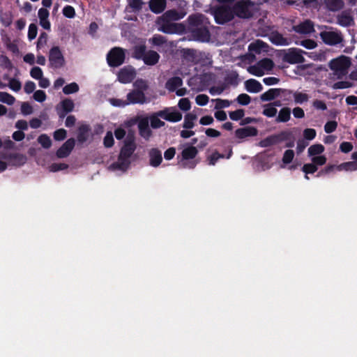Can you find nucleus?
Instances as JSON below:
<instances>
[{
	"mask_svg": "<svg viewBox=\"0 0 357 357\" xmlns=\"http://www.w3.org/2000/svg\"><path fill=\"white\" fill-rule=\"evenodd\" d=\"M149 164L154 167H158L162 160L161 151L157 149H152L149 151Z\"/></svg>",
	"mask_w": 357,
	"mask_h": 357,
	"instance_id": "obj_21",
	"label": "nucleus"
},
{
	"mask_svg": "<svg viewBox=\"0 0 357 357\" xmlns=\"http://www.w3.org/2000/svg\"><path fill=\"white\" fill-rule=\"evenodd\" d=\"M8 86L14 91H19L21 89L22 84L21 82L16 79H10Z\"/></svg>",
	"mask_w": 357,
	"mask_h": 357,
	"instance_id": "obj_61",
	"label": "nucleus"
},
{
	"mask_svg": "<svg viewBox=\"0 0 357 357\" xmlns=\"http://www.w3.org/2000/svg\"><path fill=\"white\" fill-rule=\"evenodd\" d=\"M60 105L63 109V113L60 114L61 116H63L67 113L70 112L74 108V102L70 99L63 100Z\"/></svg>",
	"mask_w": 357,
	"mask_h": 357,
	"instance_id": "obj_40",
	"label": "nucleus"
},
{
	"mask_svg": "<svg viewBox=\"0 0 357 357\" xmlns=\"http://www.w3.org/2000/svg\"><path fill=\"white\" fill-rule=\"evenodd\" d=\"M235 16L240 18H250L252 16L256 7L250 0H240L233 6Z\"/></svg>",
	"mask_w": 357,
	"mask_h": 357,
	"instance_id": "obj_6",
	"label": "nucleus"
},
{
	"mask_svg": "<svg viewBox=\"0 0 357 357\" xmlns=\"http://www.w3.org/2000/svg\"><path fill=\"white\" fill-rule=\"evenodd\" d=\"M317 169V167L312 163L305 164L302 168L303 172L305 174H313L316 172Z\"/></svg>",
	"mask_w": 357,
	"mask_h": 357,
	"instance_id": "obj_59",
	"label": "nucleus"
},
{
	"mask_svg": "<svg viewBox=\"0 0 357 357\" xmlns=\"http://www.w3.org/2000/svg\"><path fill=\"white\" fill-rule=\"evenodd\" d=\"M9 163L12 165L20 166L25 163L26 157L22 154L8 155Z\"/></svg>",
	"mask_w": 357,
	"mask_h": 357,
	"instance_id": "obj_38",
	"label": "nucleus"
},
{
	"mask_svg": "<svg viewBox=\"0 0 357 357\" xmlns=\"http://www.w3.org/2000/svg\"><path fill=\"white\" fill-rule=\"evenodd\" d=\"M320 36L322 40L329 45L340 44L343 40L341 32L331 28L321 32Z\"/></svg>",
	"mask_w": 357,
	"mask_h": 357,
	"instance_id": "obj_11",
	"label": "nucleus"
},
{
	"mask_svg": "<svg viewBox=\"0 0 357 357\" xmlns=\"http://www.w3.org/2000/svg\"><path fill=\"white\" fill-rule=\"evenodd\" d=\"M50 64L52 68H59L64 66L65 59L58 47H53L49 54Z\"/></svg>",
	"mask_w": 357,
	"mask_h": 357,
	"instance_id": "obj_13",
	"label": "nucleus"
},
{
	"mask_svg": "<svg viewBox=\"0 0 357 357\" xmlns=\"http://www.w3.org/2000/svg\"><path fill=\"white\" fill-rule=\"evenodd\" d=\"M135 77V71L132 68H124L121 69L118 75L120 82L127 84L131 82Z\"/></svg>",
	"mask_w": 357,
	"mask_h": 357,
	"instance_id": "obj_17",
	"label": "nucleus"
},
{
	"mask_svg": "<svg viewBox=\"0 0 357 357\" xmlns=\"http://www.w3.org/2000/svg\"><path fill=\"white\" fill-rule=\"evenodd\" d=\"M291 116V111L288 107H284L279 112L278 116H277V122H287L289 120Z\"/></svg>",
	"mask_w": 357,
	"mask_h": 357,
	"instance_id": "obj_39",
	"label": "nucleus"
},
{
	"mask_svg": "<svg viewBox=\"0 0 357 357\" xmlns=\"http://www.w3.org/2000/svg\"><path fill=\"white\" fill-rule=\"evenodd\" d=\"M284 93L286 95H292L294 99V102L297 104H303L304 102H307L310 99L308 94L302 91H292L285 90Z\"/></svg>",
	"mask_w": 357,
	"mask_h": 357,
	"instance_id": "obj_22",
	"label": "nucleus"
},
{
	"mask_svg": "<svg viewBox=\"0 0 357 357\" xmlns=\"http://www.w3.org/2000/svg\"><path fill=\"white\" fill-rule=\"evenodd\" d=\"M197 154V150L195 146H188L182 151V158L179 162V165L183 168H194L197 162L193 159Z\"/></svg>",
	"mask_w": 357,
	"mask_h": 357,
	"instance_id": "obj_9",
	"label": "nucleus"
},
{
	"mask_svg": "<svg viewBox=\"0 0 357 357\" xmlns=\"http://www.w3.org/2000/svg\"><path fill=\"white\" fill-rule=\"evenodd\" d=\"M107 62L111 66H119L121 65L125 59L123 50L119 47L113 48L107 54Z\"/></svg>",
	"mask_w": 357,
	"mask_h": 357,
	"instance_id": "obj_12",
	"label": "nucleus"
},
{
	"mask_svg": "<svg viewBox=\"0 0 357 357\" xmlns=\"http://www.w3.org/2000/svg\"><path fill=\"white\" fill-rule=\"evenodd\" d=\"M353 86V84L349 81H340L335 83L333 88L335 89H343Z\"/></svg>",
	"mask_w": 357,
	"mask_h": 357,
	"instance_id": "obj_58",
	"label": "nucleus"
},
{
	"mask_svg": "<svg viewBox=\"0 0 357 357\" xmlns=\"http://www.w3.org/2000/svg\"><path fill=\"white\" fill-rule=\"evenodd\" d=\"M209 25L208 19L203 14H192L187 19L185 32L191 33L193 39L195 40L208 41L210 38Z\"/></svg>",
	"mask_w": 357,
	"mask_h": 357,
	"instance_id": "obj_1",
	"label": "nucleus"
},
{
	"mask_svg": "<svg viewBox=\"0 0 357 357\" xmlns=\"http://www.w3.org/2000/svg\"><path fill=\"white\" fill-rule=\"evenodd\" d=\"M296 43L309 50L314 49L317 47V43L313 40L310 39L303 40L300 42H296Z\"/></svg>",
	"mask_w": 357,
	"mask_h": 357,
	"instance_id": "obj_53",
	"label": "nucleus"
},
{
	"mask_svg": "<svg viewBox=\"0 0 357 357\" xmlns=\"http://www.w3.org/2000/svg\"><path fill=\"white\" fill-rule=\"evenodd\" d=\"M30 75L33 79L38 80L43 76V73L40 68L33 67L31 70Z\"/></svg>",
	"mask_w": 357,
	"mask_h": 357,
	"instance_id": "obj_64",
	"label": "nucleus"
},
{
	"mask_svg": "<svg viewBox=\"0 0 357 357\" xmlns=\"http://www.w3.org/2000/svg\"><path fill=\"white\" fill-rule=\"evenodd\" d=\"M109 102L115 107H124L128 105V102L126 100L119 99V98H111L109 99Z\"/></svg>",
	"mask_w": 357,
	"mask_h": 357,
	"instance_id": "obj_56",
	"label": "nucleus"
},
{
	"mask_svg": "<svg viewBox=\"0 0 357 357\" xmlns=\"http://www.w3.org/2000/svg\"><path fill=\"white\" fill-rule=\"evenodd\" d=\"M146 47L145 40H141L140 43L136 45L133 49V56L137 59H142L143 56L146 52Z\"/></svg>",
	"mask_w": 357,
	"mask_h": 357,
	"instance_id": "obj_31",
	"label": "nucleus"
},
{
	"mask_svg": "<svg viewBox=\"0 0 357 357\" xmlns=\"http://www.w3.org/2000/svg\"><path fill=\"white\" fill-rule=\"evenodd\" d=\"M178 107L184 112L189 111L191 108V102L188 98H181L178 102Z\"/></svg>",
	"mask_w": 357,
	"mask_h": 357,
	"instance_id": "obj_47",
	"label": "nucleus"
},
{
	"mask_svg": "<svg viewBox=\"0 0 357 357\" xmlns=\"http://www.w3.org/2000/svg\"><path fill=\"white\" fill-rule=\"evenodd\" d=\"M149 7L152 12L157 14L160 13L166 7V0H151Z\"/></svg>",
	"mask_w": 357,
	"mask_h": 357,
	"instance_id": "obj_28",
	"label": "nucleus"
},
{
	"mask_svg": "<svg viewBox=\"0 0 357 357\" xmlns=\"http://www.w3.org/2000/svg\"><path fill=\"white\" fill-rule=\"evenodd\" d=\"M248 50L251 52L259 54L261 52L265 51L266 50V45L261 40H257L255 42L251 43L249 45Z\"/></svg>",
	"mask_w": 357,
	"mask_h": 357,
	"instance_id": "obj_33",
	"label": "nucleus"
},
{
	"mask_svg": "<svg viewBox=\"0 0 357 357\" xmlns=\"http://www.w3.org/2000/svg\"><path fill=\"white\" fill-rule=\"evenodd\" d=\"M357 170V162L351 161L343 162L337 166V171L353 172Z\"/></svg>",
	"mask_w": 357,
	"mask_h": 357,
	"instance_id": "obj_36",
	"label": "nucleus"
},
{
	"mask_svg": "<svg viewBox=\"0 0 357 357\" xmlns=\"http://www.w3.org/2000/svg\"><path fill=\"white\" fill-rule=\"evenodd\" d=\"M272 43L276 45H288L290 44V40L284 38L282 34L278 33H273L269 36Z\"/></svg>",
	"mask_w": 357,
	"mask_h": 357,
	"instance_id": "obj_26",
	"label": "nucleus"
},
{
	"mask_svg": "<svg viewBox=\"0 0 357 357\" xmlns=\"http://www.w3.org/2000/svg\"><path fill=\"white\" fill-rule=\"evenodd\" d=\"M160 118L161 117L158 115V112L148 118L149 123L150 122L151 128L157 129L165 126V122L161 121Z\"/></svg>",
	"mask_w": 357,
	"mask_h": 357,
	"instance_id": "obj_35",
	"label": "nucleus"
},
{
	"mask_svg": "<svg viewBox=\"0 0 357 357\" xmlns=\"http://www.w3.org/2000/svg\"><path fill=\"white\" fill-rule=\"evenodd\" d=\"M325 150L324 146L322 144H317L310 146L307 149V153L309 157H313L315 155H321Z\"/></svg>",
	"mask_w": 357,
	"mask_h": 357,
	"instance_id": "obj_37",
	"label": "nucleus"
},
{
	"mask_svg": "<svg viewBox=\"0 0 357 357\" xmlns=\"http://www.w3.org/2000/svg\"><path fill=\"white\" fill-rule=\"evenodd\" d=\"M277 109L273 105H266L264 106L263 114L267 117H273L277 114Z\"/></svg>",
	"mask_w": 357,
	"mask_h": 357,
	"instance_id": "obj_44",
	"label": "nucleus"
},
{
	"mask_svg": "<svg viewBox=\"0 0 357 357\" xmlns=\"http://www.w3.org/2000/svg\"><path fill=\"white\" fill-rule=\"evenodd\" d=\"M149 42L154 46L160 47L166 45V40L165 38L161 35H154L151 38L149 39Z\"/></svg>",
	"mask_w": 357,
	"mask_h": 357,
	"instance_id": "obj_43",
	"label": "nucleus"
},
{
	"mask_svg": "<svg viewBox=\"0 0 357 357\" xmlns=\"http://www.w3.org/2000/svg\"><path fill=\"white\" fill-rule=\"evenodd\" d=\"M245 87L247 91L250 93H259L263 87L259 82L254 79H250L245 82Z\"/></svg>",
	"mask_w": 357,
	"mask_h": 357,
	"instance_id": "obj_25",
	"label": "nucleus"
},
{
	"mask_svg": "<svg viewBox=\"0 0 357 357\" xmlns=\"http://www.w3.org/2000/svg\"><path fill=\"white\" fill-rule=\"evenodd\" d=\"M350 61L348 57L341 56L337 59L331 61L329 66L335 75L340 77L347 73V69L350 66Z\"/></svg>",
	"mask_w": 357,
	"mask_h": 357,
	"instance_id": "obj_8",
	"label": "nucleus"
},
{
	"mask_svg": "<svg viewBox=\"0 0 357 357\" xmlns=\"http://www.w3.org/2000/svg\"><path fill=\"white\" fill-rule=\"evenodd\" d=\"M75 146V140L73 139H68L61 148L56 152V155L58 158H66L67 157L73 149Z\"/></svg>",
	"mask_w": 357,
	"mask_h": 357,
	"instance_id": "obj_18",
	"label": "nucleus"
},
{
	"mask_svg": "<svg viewBox=\"0 0 357 357\" xmlns=\"http://www.w3.org/2000/svg\"><path fill=\"white\" fill-rule=\"evenodd\" d=\"M293 29L300 34H310L314 31V24L312 21L306 20L293 26Z\"/></svg>",
	"mask_w": 357,
	"mask_h": 357,
	"instance_id": "obj_16",
	"label": "nucleus"
},
{
	"mask_svg": "<svg viewBox=\"0 0 357 357\" xmlns=\"http://www.w3.org/2000/svg\"><path fill=\"white\" fill-rule=\"evenodd\" d=\"M79 91V86L75 82H72L66 86H65L63 89V91L65 94H70L73 93H76Z\"/></svg>",
	"mask_w": 357,
	"mask_h": 357,
	"instance_id": "obj_51",
	"label": "nucleus"
},
{
	"mask_svg": "<svg viewBox=\"0 0 357 357\" xmlns=\"http://www.w3.org/2000/svg\"><path fill=\"white\" fill-rule=\"evenodd\" d=\"M158 115L166 121L178 122L182 119L181 113L174 107H168L158 112Z\"/></svg>",
	"mask_w": 357,
	"mask_h": 357,
	"instance_id": "obj_14",
	"label": "nucleus"
},
{
	"mask_svg": "<svg viewBox=\"0 0 357 357\" xmlns=\"http://www.w3.org/2000/svg\"><path fill=\"white\" fill-rule=\"evenodd\" d=\"M38 33V28L37 26L35 24H31L29 26V30H28V38L30 40H33Z\"/></svg>",
	"mask_w": 357,
	"mask_h": 357,
	"instance_id": "obj_62",
	"label": "nucleus"
},
{
	"mask_svg": "<svg viewBox=\"0 0 357 357\" xmlns=\"http://www.w3.org/2000/svg\"><path fill=\"white\" fill-rule=\"evenodd\" d=\"M49 11L44 8H41L38 10V16L39 18L40 25L46 30H50L51 28V24L49 21Z\"/></svg>",
	"mask_w": 357,
	"mask_h": 357,
	"instance_id": "obj_19",
	"label": "nucleus"
},
{
	"mask_svg": "<svg viewBox=\"0 0 357 357\" xmlns=\"http://www.w3.org/2000/svg\"><path fill=\"white\" fill-rule=\"evenodd\" d=\"M38 142L44 149H49L52 146V140L49 136L45 134L40 135Z\"/></svg>",
	"mask_w": 357,
	"mask_h": 357,
	"instance_id": "obj_46",
	"label": "nucleus"
},
{
	"mask_svg": "<svg viewBox=\"0 0 357 357\" xmlns=\"http://www.w3.org/2000/svg\"><path fill=\"white\" fill-rule=\"evenodd\" d=\"M284 91L285 90H282L280 89H271L261 95V100L262 101L272 100L278 97L280 95V93L284 92Z\"/></svg>",
	"mask_w": 357,
	"mask_h": 357,
	"instance_id": "obj_27",
	"label": "nucleus"
},
{
	"mask_svg": "<svg viewBox=\"0 0 357 357\" xmlns=\"http://www.w3.org/2000/svg\"><path fill=\"white\" fill-rule=\"evenodd\" d=\"M183 84V81L181 78L178 77H174L169 79L166 84L165 87L169 91H175L178 88L181 86Z\"/></svg>",
	"mask_w": 357,
	"mask_h": 357,
	"instance_id": "obj_29",
	"label": "nucleus"
},
{
	"mask_svg": "<svg viewBox=\"0 0 357 357\" xmlns=\"http://www.w3.org/2000/svg\"><path fill=\"white\" fill-rule=\"evenodd\" d=\"M134 89L130 91L126 96L128 105L139 104L143 105L148 102L144 91L148 89L146 81L137 79L133 84Z\"/></svg>",
	"mask_w": 357,
	"mask_h": 357,
	"instance_id": "obj_3",
	"label": "nucleus"
},
{
	"mask_svg": "<svg viewBox=\"0 0 357 357\" xmlns=\"http://www.w3.org/2000/svg\"><path fill=\"white\" fill-rule=\"evenodd\" d=\"M63 14L68 18H73L75 16V8L71 6H66L63 8Z\"/></svg>",
	"mask_w": 357,
	"mask_h": 357,
	"instance_id": "obj_60",
	"label": "nucleus"
},
{
	"mask_svg": "<svg viewBox=\"0 0 357 357\" xmlns=\"http://www.w3.org/2000/svg\"><path fill=\"white\" fill-rule=\"evenodd\" d=\"M136 149V144L133 135H128L123 142L118 160L113 163L110 168L113 170L124 172L131 162V158Z\"/></svg>",
	"mask_w": 357,
	"mask_h": 357,
	"instance_id": "obj_2",
	"label": "nucleus"
},
{
	"mask_svg": "<svg viewBox=\"0 0 357 357\" xmlns=\"http://www.w3.org/2000/svg\"><path fill=\"white\" fill-rule=\"evenodd\" d=\"M294 158V152L292 150L288 149L287 150L283 155L282 157V163L283 165L281 166L282 168L285 167L286 165L289 164Z\"/></svg>",
	"mask_w": 357,
	"mask_h": 357,
	"instance_id": "obj_45",
	"label": "nucleus"
},
{
	"mask_svg": "<svg viewBox=\"0 0 357 357\" xmlns=\"http://www.w3.org/2000/svg\"><path fill=\"white\" fill-rule=\"evenodd\" d=\"M305 51L298 48H290L284 51L283 60L291 64L301 63L305 61Z\"/></svg>",
	"mask_w": 357,
	"mask_h": 357,
	"instance_id": "obj_10",
	"label": "nucleus"
},
{
	"mask_svg": "<svg viewBox=\"0 0 357 357\" xmlns=\"http://www.w3.org/2000/svg\"><path fill=\"white\" fill-rule=\"evenodd\" d=\"M326 8L331 11H337L340 10L343 6L342 0H324Z\"/></svg>",
	"mask_w": 357,
	"mask_h": 357,
	"instance_id": "obj_34",
	"label": "nucleus"
},
{
	"mask_svg": "<svg viewBox=\"0 0 357 357\" xmlns=\"http://www.w3.org/2000/svg\"><path fill=\"white\" fill-rule=\"evenodd\" d=\"M158 30L169 34H182L185 32V25L183 23H176L168 18H163V15L156 20Z\"/></svg>",
	"mask_w": 357,
	"mask_h": 357,
	"instance_id": "obj_4",
	"label": "nucleus"
},
{
	"mask_svg": "<svg viewBox=\"0 0 357 357\" xmlns=\"http://www.w3.org/2000/svg\"><path fill=\"white\" fill-rule=\"evenodd\" d=\"M211 13L214 17L215 22L219 24L229 22L235 17L233 7L229 5L214 6L211 8Z\"/></svg>",
	"mask_w": 357,
	"mask_h": 357,
	"instance_id": "obj_5",
	"label": "nucleus"
},
{
	"mask_svg": "<svg viewBox=\"0 0 357 357\" xmlns=\"http://www.w3.org/2000/svg\"><path fill=\"white\" fill-rule=\"evenodd\" d=\"M244 111L243 109H237L234 112H229V117L233 121H238L241 119L244 116Z\"/></svg>",
	"mask_w": 357,
	"mask_h": 357,
	"instance_id": "obj_57",
	"label": "nucleus"
},
{
	"mask_svg": "<svg viewBox=\"0 0 357 357\" xmlns=\"http://www.w3.org/2000/svg\"><path fill=\"white\" fill-rule=\"evenodd\" d=\"M163 18H168L170 20H172L175 22V21H178L182 18H183L186 15V11L185 10H176L174 9L167 10L163 14Z\"/></svg>",
	"mask_w": 357,
	"mask_h": 357,
	"instance_id": "obj_24",
	"label": "nucleus"
},
{
	"mask_svg": "<svg viewBox=\"0 0 357 357\" xmlns=\"http://www.w3.org/2000/svg\"><path fill=\"white\" fill-rule=\"evenodd\" d=\"M114 139L113 133L112 131L107 132L104 139L103 144L106 148H110L114 145Z\"/></svg>",
	"mask_w": 357,
	"mask_h": 357,
	"instance_id": "obj_49",
	"label": "nucleus"
},
{
	"mask_svg": "<svg viewBox=\"0 0 357 357\" xmlns=\"http://www.w3.org/2000/svg\"><path fill=\"white\" fill-rule=\"evenodd\" d=\"M201 78L198 76L191 77L188 82V84L190 87H191L192 90L195 91H202L204 90V86L203 84H200Z\"/></svg>",
	"mask_w": 357,
	"mask_h": 357,
	"instance_id": "obj_32",
	"label": "nucleus"
},
{
	"mask_svg": "<svg viewBox=\"0 0 357 357\" xmlns=\"http://www.w3.org/2000/svg\"><path fill=\"white\" fill-rule=\"evenodd\" d=\"M213 102H215V109H220L222 108L228 107L230 105V102L227 100H222V99H213Z\"/></svg>",
	"mask_w": 357,
	"mask_h": 357,
	"instance_id": "obj_54",
	"label": "nucleus"
},
{
	"mask_svg": "<svg viewBox=\"0 0 357 357\" xmlns=\"http://www.w3.org/2000/svg\"><path fill=\"white\" fill-rule=\"evenodd\" d=\"M274 66L273 61L270 59H264L257 63L250 66L247 70L252 75L261 77L271 71Z\"/></svg>",
	"mask_w": 357,
	"mask_h": 357,
	"instance_id": "obj_7",
	"label": "nucleus"
},
{
	"mask_svg": "<svg viewBox=\"0 0 357 357\" xmlns=\"http://www.w3.org/2000/svg\"><path fill=\"white\" fill-rule=\"evenodd\" d=\"M209 101V98L208 96L205 94H199L196 96L195 102L198 105L204 106L208 104Z\"/></svg>",
	"mask_w": 357,
	"mask_h": 357,
	"instance_id": "obj_55",
	"label": "nucleus"
},
{
	"mask_svg": "<svg viewBox=\"0 0 357 357\" xmlns=\"http://www.w3.org/2000/svg\"><path fill=\"white\" fill-rule=\"evenodd\" d=\"M0 102L12 105L15 103V98L8 93L0 91Z\"/></svg>",
	"mask_w": 357,
	"mask_h": 357,
	"instance_id": "obj_42",
	"label": "nucleus"
},
{
	"mask_svg": "<svg viewBox=\"0 0 357 357\" xmlns=\"http://www.w3.org/2000/svg\"><path fill=\"white\" fill-rule=\"evenodd\" d=\"M48 36L45 32H43L40 34V36L37 41L36 47L38 50L43 48L47 43Z\"/></svg>",
	"mask_w": 357,
	"mask_h": 357,
	"instance_id": "obj_52",
	"label": "nucleus"
},
{
	"mask_svg": "<svg viewBox=\"0 0 357 357\" xmlns=\"http://www.w3.org/2000/svg\"><path fill=\"white\" fill-rule=\"evenodd\" d=\"M160 59V55L155 51L149 50L146 51V54L143 56L142 60L145 64L149 66H153L156 64Z\"/></svg>",
	"mask_w": 357,
	"mask_h": 357,
	"instance_id": "obj_23",
	"label": "nucleus"
},
{
	"mask_svg": "<svg viewBox=\"0 0 357 357\" xmlns=\"http://www.w3.org/2000/svg\"><path fill=\"white\" fill-rule=\"evenodd\" d=\"M137 127L140 136L146 140L149 139L152 135V131L149 126V119L147 117L140 118Z\"/></svg>",
	"mask_w": 357,
	"mask_h": 357,
	"instance_id": "obj_15",
	"label": "nucleus"
},
{
	"mask_svg": "<svg viewBox=\"0 0 357 357\" xmlns=\"http://www.w3.org/2000/svg\"><path fill=\"white\" fill-rule=\"evenodd\" d=\"M311 158L312 163L317 166H322L326 162V157L324 155H315Z\"/></svg>",
	"mask_w": 357,
	"mask_h": 357,
	"instance_id": "obj_50",
	"label": "nucleus"
},
{
	"mask_svg": "<svg viewBox=\"0 0 357 357\" xmlns=\"http://www.w3.org/2000/svg\"><path fill=\"white\" fill-rule=\"evenodd\" d=\"M257 134V130L254 127L238 128L235 131V136L239 139H243L248 137L255 136Z\"/></svg>",
	"mask_w": 357,
	"mask_h": 357,
	"instance_id": "obj_20",
	"label": "nucleus"
},
{
	"mask_svg": "<svg viewBox=\"0 0 357 357\" xmlns=\"http://www.w3.org/2000/svg\"><path fill=\"white\" fill-rule=\"evenodd\" d=\"M236 100L240 105H247L250 102V97L246 93H241L237 97Z\"/></svg>",
	"mask_w": 357,
	"mask_h": 357,
	"instance_id": "obj_63",
	"label": "nucleus"
},
{
	"mask_svg": "<svg viewBox=\"0 0 357 357\" xmlns=\"http://www.w3.org/2000/svg\"><path fill=\"white\" fill-rule=\"evenodd\" d=\"M337 23L342 26H349L354 24V19L348 13H342L337 17Z\"/></svg>",
	"mask_w": 357,
	"mask_h": 357,
	"instance_id": "obj_30",
	"label": "nucleus"
},
{
	"mask_svg": "<svg viewBox=\"0 0 357 357\" xmlns=\"http://www.w3.org/2000/svg\"><path fill=\"white\" fill-rule=\"evenodd\" d=\"M197 116L195 114L188 113L184 117V121L183 127L185 129H192L195 124L194 121L196 120Z\"/></svg>",
	"mask_w": 357,
	"mask_h": 357,
	"instance_id": "obj_41",
	"label": "nucleus"
},
{
	"mask_svg": "<svg viewBox=\"0 0 357 357\" xmlns=\"http://www.w3.org/2000/svg\"><path fill=\"white\" fill-rule=\"evenodd\" d=\"M9 160L8 154L0 153V172H3L10 165Z\"/></svg>",
	"mask_w": 357,
	"mask_h": 357,
	"instance_id": "obj_48",
	"label": "nucleus"
}]
</instances>
